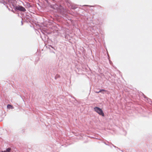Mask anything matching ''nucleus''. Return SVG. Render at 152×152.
Returning <instances> with one entry per match:
<instances>
[{
  "instance_id": "nucleus-2",
  "label": "nucleus",
  "mask_w": 152,
  "mask_h": 152,
  "mask_svg": "<svg viewBox=\"0 0 152 152\" xmlns=\"http://www.w3.org/2000/svg\"><path fill=\"white\" fill-rule=\"evenodd\" d=\"M15 9L17 10L22 11L23 12L25 11L26 10L25 9L24 7L20 6H16L15 7Z\"/></svg>"
},
{
  "instance_id": "nucleus-6",
  "label": "nucleus",
  "mask_w": 152,
  "mask_h": 152,
  "mask_svg": "<svg viewBox=\"0 0 152 152\" xmlns=\"http://www.w3.org/2000/svg\"><path fill=\"white\" fill-rule=\"evenodd\" d=\"M100 92H99V91H97V92L96 91V93H99Z\"/></svg>"
},
{
  "instance_id": "nucleus-1",
  "label": "nucleus",
  "mask_w": 152,
  "mask_h": 152,
  "mask_svg": "<svg viewBox=\"0 0 152 152\" xmlns=\"http://www.w3.org/2000/svg\"><path fill=\"white\" fill-rule=\"evenodd\" d=\"M94 110L100 115L102 116H104V113L102 110L100 108L98 107H95L94 108Z\"/></svg>"
},
{
  "instance_id": "nucleus-4",
  "label": "nucleus",
  "mask_w": 152,
  "mask_h": 152,
  "mask_svg": "<svg viewBox=\"0 0 152 152\" xmlns=\"http://www.w3.org/2000/svg\"><path fill=\"white\" fill-rule=\"evenodd\" d=\"M11 151V148H7L6 151V152H10Z\"/></svg>"
},
{
  "instance_id": "nucleus-3",
  "label": "nucleus",
  "mask_w": 152,
  "mask_h": 152,
  "mask_svg": "<svg viewBox=\"0 0 152 152\" xmlns=\"http://www.w3.org/2000/svg\"><path fill=\"white\" fill-rule=\"evenodd\" d=\"M7 108L8 109H12L14 108L13 107L12 105L10 104H8L7 105Z\"/></svg>"
},
{
  "instance_id": "nucleus-5",
  "label": "nucleus",
  "mask_w": 152,
  "mask_h": 152,
  "mask_svg": "<svg viewBox=\"0 0 152 152\" xmlns=\"http://www.w3.org/2000/svg\"><path fill=\"white\" fill-rule=\"evenodd\" d=\"M102 91H107L104 90V89H102L99 91V92H101Z\"/></svg>"
}]
</instances>
